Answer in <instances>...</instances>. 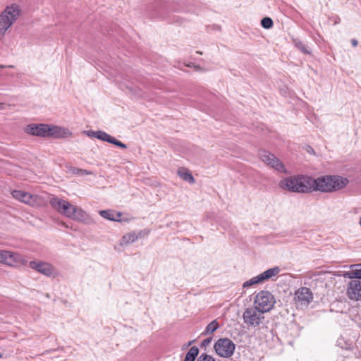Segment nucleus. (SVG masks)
<instances>
[{
	"label": "nucleus",
	"mask_w": 361,
	"mask_h": 361,
	"mask_svg": "<svg viewBox=\"0 0 361 361\" xmlns=\"http://www.w3.org/2000/svg\"><path fill=\"white\" fill-rule=\"evenodd\" d=\"M49 203L56 211L67 218L85 224H88L90 221L89 214L85 210L65 200L53 197L50 199Z\"/></svg>",
	"instance_id": "obj_1"
},
{
	"label": "nucleus",
	"mask_w": 361,
	"mask_h": 361,
	"mask_svg": "<svg viewBox=\"0 0 361 361\" xmlns=\"http://www.w3.org/2000/svg\"><path fill=\"white\" fill-rule=\"evenodd\" d=\"M348 180L341 176H324L318 178H312V190L322 192H333L344 188Z\"/></svg>",
	"instance_id": "obj_2"
},
{
	"label": "nucleus",
	"mask_w": 361,
	"mask_h": 361,
	"mask_svg": "<svg viewBox=\"0 0 361 361\" xmlns=\"http://www.w3.org/2000/svg\"><path fill=\"white\" fill-rule=\"evenodd\" d=\"M279 187L295 192H307L312 190V178L307 176H294L282 179Z\"/></svg>",
	"instance_id": "obj_3"
},
{
	"label": "nucleus",
	"mask_w": 361,
	"mask_h": 361,
	"mask_svg": "<svg viewBox=\"0 0 361 361\" xmlns=\"http://www.w3.org/2000/svg\"><path fill=\"white\" fill-rule=\"evenodd\" d=\"M21 13L20 7L16 4L6 6L0 13V39L16 22Z\"/></svg>",
	"instance_id": "obj_4"
},
{
	"label": "nucleus",
	"mask_w": 361,
	"mask_h": 361,
	"mask_svg": "<svg viewBox=\"0 0 361 361\" xmlns=\"http://www.w3.org/2000/svg\"><path fill=\"white\" fill-rule=\"evenodd\" d=\"M0 263L8 267L19 268L27 264L25 257L20 253L0 250Z\"/></svg>",
	"instance_id": "obj_5"
},
{
	"label": "nucleus",
	"mask_w": 361,
	"mask_h": 361,
	"mask_svg": "<svg viewBox=\"0 0 361 361\" xmlns=\"http://www.w3.org/2000/svg\"><path fill=\"white\" fill-rule=\"evenodd\" d=\"M258 157L259 159L269 168L272 169L279 173L284 174L288 173V171L283 163L271 152L264 149H261L258 152Z\"/></svg>",
	"instance_id": "obj_6"
},
{
	"label": "nucleus",
	"mask_w": 361,
	"mask_h": 361,
	"mask_svg": "<svg viewBox=\"0 0 361 361\" xmlns=\"http://www.w3.org/2000/svg\"><path fill=\"white\" fill-rule=\"evenodd\" d=\"M275 302L274 295L267 290L258 293L254 300L255 307L264 313L269 312L274 306Z\"/></svg>",
	"instance_id": "obj_7"
},
{
	"label": "nucleus",
	"mask_w": 361,
	"mask_h": 361,
	"mask_svg": "<svg viewBox=\"0 0 361 361\" xmlns=\"http://www.w3.org/2000/svg\"><path fill=\"white\" fill-rule=\"evenodd\" d=\"M243 319L247 326L257 327L263 322L264 312L255 306L248 307L244 311Z\"/></svg>",
	"instance_id": "obj_8"
},
{
	"label": "nucleus",
	"mask_w": 361,
	"mask_h": 361,
	"mask_svg": "<svg viewBox=\"0 0 361 361\" xmlns=\"http://www.w3.org/2000/svg\"><path fill=\"white\" fill-rule=\"evenodd\" d=\"M280 271L281 269L279 267H274L273 268L269 269L258 276H254L250 279L245 281L243 283L242 287L243 289H245L249 288L255 285L263 283L269 279L276 276L280 272Z\"/></svg>",
	"instance_id": "obj_9"
},
{
	"label": "nucleus",
	"mask_w": 361,
	"mask_h": 361,
	"mask_svg": "<svg viewBox=\"0 0 361 361\" xmlns=\"http://www.w3.org/2000/svg\"><path fill=\"white\" fill-rule=\"evenodd\" d=\"M214 348L218 355L221 357L228 358L233 355L235 345L231 339L221 338L216 341Z\"/></svg>",
	"instance_id": "obj_10"
},
{
	"label": "nucleus",
	"mask_w": 361,
	"mask_h": 361,
	"mask_svg": "<svg viewBox=\"0 0 361 361\" xmlns=\"http://www.w3.org/2000/svg\"><path fill=\"white\" fill-rule=\"evenodd\" d=\"M29 267L47 277H56L59 274L57 269L52 264L47 262L39 260L31 261L29 263Z\"/></svg>",
	"instance_id": "obj_11"
},
{
	"label": "nucleus",
	"mask_w": 361,
	"mask_h": 361,
	"mask_svg": "<svg viewBox=\"0 0 361 361\" xmlns=\"http://www.w3.org/2000/svg\"><path fill=\"white\" fill-rule=\"evenodd\" d=\"M84 133H85L88 137H95L98 140H102L104 142H106L111 144H113L114 145H116L122 149H126L127 145L121 141L116 140L109 134L106 133L104 131L102 130H97V131H93V130H87L85 131Z\"/></svg>",
	"instance_id": "obj_12"
},
{
	"label": "nucleus",
	"mask_w": 361,
	"mask_h": 361,
	"mask_svg": "<svg viewBox=\"0 0 361 361\" xmlns=\"http://www.w3.org/2000/svg\"><path fill=\"white\" fill-rule=\"evenodd\" d=\"M346 294L350 300H361V281L351 280L348 284Z\"/></svg>",
	"instance_id": "obj_13"
},
{
	"label": "nucleus",
	"mask_w": 361,
	"mask_h": 361,
	"mask_svg": "<svg viewBox=\"0 0 361 361\" xmlns=\"http://www.w3.org/2000/svg\"><path fill=\"white\" fill-rule=\"evenodd\" d=\"M47 124H29L25 127V132L30 135L38 137H47Z\"/></svg>",
	"instance_id": "obj_14"
},
{
	"label": "nucleus",
	"mask_w": 361,
	"mask_h": 361,
	"mask_svg": "<svg viewBox=\"0 0 361 361\" xmlns=\"http://www.w3.org/2000/svg\"><path fill=\"white\" fill-rule=\"evenodd\" d=\"M47 137H52L54 138H66L72 136V133L66 128L48 125Z\"/></svg>",
	"instance_id": "obj_15"
},
{
	"label": "nucleus",
	"mask_w": 361,
	"mask_h": 361,
	"mask_svg": "<svg viewBox=\"0 0 361 361\" xmlns=\"http://www.w3.org/2000/svg\"><path fill=\"white\" fill-rule=\"evenodd\" d=\"M295 300L301 305H307L313 300V294L310 288L302 287L295 292Z\"/></svg>",
	"instance_id": "obj_16"
},
{
	"label": "nucleus",
	"mask_w": 361,
	"mask_h": 361,
	"mask_svg": "<svg viewBox=\"0 0 361 361\" xmlns=\"http://www.w3.org/2000/svg\"><path fill=\"white\" fill-rule=\"evenodd\" d=\"M12 195L15 199L31 206H35L37 203L38 197L37 195H32L27 192L14 190Z\"/></svg>",
	"instance_id": "obj_17"
},
{
	"label": "nucleus",
	"mask_w": 361,
	"mask_h": 361,
	"mask_svg": "<svg viewBox=\"0 0 361 361\" xmlns=\"http://www.w3.org/2000/svg\"><path fill=\"white\" fill-rule=\"evenodd\" d=\"M352 270L343 274L345 278H348L353 280L361 279V264H355L351 266Z\"/></svg>",
	"instance_id": "obj_18"
},
{
	"label": "nucleus",
	"mask_w": 361,
	"mask_h": 361,
	"mask_svg": "<svg viewBox=\"0 0 361 361\" xmlns=\"http://www.w3.org/2000/svg\"><path fill=\"white\" fill-rule=\"evenodd\" d=\"M99 213L103 218L114 221H119L121 216L120 212H116L112 210H100Z\"/></svg>",
	"instance_id": "obj_19"
},
{
	"label": "nucleus",
	"mask_w": 361,
	"mask_h": 361,
	"mask_svg": "<svg viewBox=\"0 0 361 361\" xmlns=\"http://www.w3.org/2000/svg\"><path fill=\"white\" fill-rule=\"evenodd\" d=\"M140 235L141 232L138 234L135 232L128 233L123 236L122 239L121 240L120 245L123 246L133 243L140 237Z\"/></svg>",
	"instance_id": "obj_20"
},
{
	"label": "nucleus",
	"mask_w": 361,
	"mask_h": 361,
	"mask_svg": "<svg viewBox=\"0 0 361 361\" xmlns=\"http://www.w3.org/2000/svg\"><path fill=\"white\" fill-rule=\"evenodd\" d=\"M177 173L183 180L188 182L189 183H195V178L188 169L184 168L180 169L178 170Z\"/></svg>",
	"instance_id": "obj_21"
},
{
	"label": "nucleus",
	"mask_w": 361,
	"mask_h": 361,
	"mask_svg": "<svg viewBox=\"0 0 361 361\" xmlns=\"http://www.w3.org/2000/svg\"><path fill=\"white\" fill-rule=\"evenodd\" d=\"M199 353V349L196 346L192 347L187 353L184 361H195Z\"/></svg>",
	"instance_id": "obj_22"
},
{
	"label": "nucleus",
	"mask_w": 361,
	"mask_h": 361,
	"mask_svg": "<svg viewBox=\"0 0 361 361\" xmlns=\"http://www.w3.org/2000/svg\"><path fill=\"white\" fill-rule=\"evenodd\" d=\"M219 328V324L216 320H213L210 322L202 334V335H207L214 333Z\"/></svg>",
	"instance_id": "obj_23"
},
{
	"label": "nucleus",
	"mask_w": 361,
	"mask_h": 361,
	"mask_svg": "<svg viewBox=\"0 0 361 361\" xmlns=\"http://www.w3.org/2000/svg\"><path fill=\"white\" fill-rule=\"evenodd\" d=\"M261 25L265 29H269L273 26V20L269 17H265L262 19Z\"/></svg>",
	"instance_id": "obj_24"
},
{
	"label": "nucleus",
	"mask_w": 361,
	"mask_h": 361,
	"mask_svg": "<svg viewBox=\"0 0 361 361\" xmlns=\"http://www.w3.org/2000/svg\"><path fill=\"white\" fill-rule=\"evenodd\" d=\"M295 47L304 54H310V51L301 41H295Z\"/></svg>",
	"instance_id": "obj_25"
},
{
	"label": "nucleus",
	"mask_w": 361,
	"mask_h": 361,
	"mask_svg": "<svg viewBox=\"0 0 361 361\" xmlns=\"http://www.w3.org/2000/svg\"><path fill=\"white\" fill-rule=\"evenodd\" d=\"M197 361H215L214 358L207 354H202Z\"/></svg>",
	"instance_id": "obj_26"
},
{
	"label": "nucleus",
	"mask_w": 361,
	"mask_h": 361,
	"mask_svg": "<svg viewBox=\"0 0 361 361\" xmlns=\"http://www.w3.org/2000/svg\"><path fill=\"white\" fill-rule=\"evenodd\" d=\"M67 173L80 176V169L73 166H67Z\"/></svg>",
	"instance_id": "obj_27"
},
{
	"label": "nucleus",
	"mask_w": 361,
	"mask_h": 361,
	"mask_svg": "<svg viewBox=\"0 0 361 361\" xmlns=\"http://www.w3.org/2000/svg\"><path fill=\"white\" fill-rule=\"evenodd\" d=\"M92 174V171L85 170V169H80V176H84V175H91Z\"/></svg>",
	"instance_id": "obj_28"
},
{
	"label": "nucleus",
	"mask_w": 361,
	"mask_h": 361,
	"mask_svg": "<svg viewBox=\"0 0 361 361\" xmlns=\"http://www.w3.org/2000/svg\"><path fill=\"white\" fill-rule=\"evenodd\" d=\"M212 338H206L202 341V345L203 346H207L212 342Z\"/></svg>",
	"instance_id": "obj_29"
},
{
	"label": "nucleus",
	"mask_w": 361,
	"mask_h": 361,
	"mask_svg": "<svg viewBox=\"0 0 361 361\" xmlns=\"http://www.w3.org/2000/svg\"><path fill=\"white\" fill-rule=\"evenodd\" d=\"M351 43L353 47H356L357 45V41L355 39L351 40Z\"/></svg>",
	"instance_id": "obj_30"
},
{
	"label": "nucleus",
	"mask_w": 361,
	"mask_h": 361,
	"mask_svg": "<svg viewBox=\"0 0 361 361\" xmlns=\"http://www.w3.org/2000/svg\"><path fill=\"white\" fill-rule=\"evenodd\" d=\"M6 67H8V68H13L14 66L13 65H9L8 66H4V65H0V68H6Z\"/></svg>",
	"instance_id": "obj_31"
},
{
	"label": "nucleus",
	"mask_w": 361,
	"mask_h": 361,
	"mask_svg": "<svg viewBox=\"0 0 361 361\" xmlns=\"http://www.w3.org/2000/svg\"><path fill=\"white\" fill-rule=\"evenodd\" d=\"M4 103H0V109H4Z\"/></svg>",
	"instance_id": "obj_32"
},
{
	"label": "nucleus",
	"mask_w": 361,
	"mask_h": 361,
	"mask_svg": "<svg viewBox=\"0 0 361 361\" xmlns=\"http://www.w3.org/2000/svg\"><path fill=\"white\" fill-rule=\"evenodd\" d=\"M193 342H194V341H190V342L187 344V346L190 345Z\"/></svg>",
	"instance_id": "obj_33"
},
{
	"label": "nucleus",
	"mask_w": 361,
	"mask_h": 361,
	"mask_svg": "<svg viewBox=\"0 0 361 361\" xmlns=\"http://www.w3.org/2000/svg\"><path fill=\"white\" fill-rule=\"evenodd\" d=\"M197 54H202V52H201V51H197Z\"/></svg>",
	"instance_id": "obj_34"
},
{
	"label": "nucleus",
	"mask_w": 361,
	"mask_h": 361,
	"mask_svg": "<svg viewBox=\"0 0 361 361\" xmlns=\"http://www.w3.org/2000/svg\"><path fill=\"white\" fill-rule=\"evenodd\" d=\"M1 357H2V355H1V353H0V358H1Z\"/></svg>",
	"instance_id": "obj_35"
}]
</instances>
